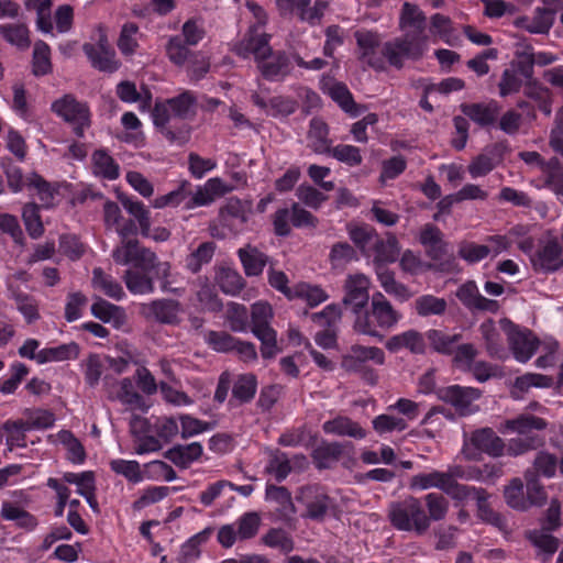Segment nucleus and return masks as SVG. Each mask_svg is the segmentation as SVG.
<instances>
[{
	"instance_id": "obj_51",
	"label": "nucleus",
	"mask_w": 563,
	"mask_h": 563,
	"mask_svg": "<svg viewBox=\"0 0 563 563\" xmlns=\"http://www.w3.org/2000/svg\"><path fill=\"white\" fill-rule=\"evenodd\" d=\"M216 279L221 290L228 295L239 294L244 286L242 276L231 267L219 268Z\"/></svg>"
},
{
	"instance_id": "obj_41",
	"label": "nucleus",
	"mask_w": 563,
	"mask_h": 563,
	"mask_svg": "<svg viewBox=\"0 0 563 563\" xmlns=\"http://www.w3.org/2000/svg\"><path fill=\"white\" fill-rule=\"evenodd\" d=\"M463 113L479 125H489L495 122L498 114V104L494 101L488 103H472L462 106Z\"/></svg>"
},
{
	"instance_id": "obj_13",
	"label": "nucleus",
	"mask_w": 563,
	"mask_h": 563,
	"mask_svg": "<svg viewBox=\"0 0 563 563\" xmlns=\"http://www.w3.org/2000/svg\"><path fill=\"white\" fill-rule=\"evenodd\" d=\"M437 394L440 399L451 404L462 416H467L478 410L474 401L481 397V391L476 388L453 385L440 388Z\"/></svg>"
},
{
	"instance_id": "obj_22",
	"label": "nucleus",
	"mask_w": 563,
	"mask_h": 563,
	"mask_svg": "<svg viewBox=\"0 0 563 563\" xmlns=\"http://www.w3.org/2000/svg\"><path fill=\"white\" fill-rule=\"evenodd\" d=\"M231 190L232 186L220 177L210 178L194 191L195 198L191 199L194 201L191 207L208 206Z\"/></svg>"
},
{
	"instance_id": "obj_52",
	"label": "nucleus",
	"mask_w": 563,
	"mask_h": 563,
	"mask_svg": "<svg viewBox=\"0 0 563 563\" xmlns=\"http://www.w3.org/2000/svg\"><path fill=\"white\" fill-rule=\"evenodd\" d=\"M328 294L317 285L308 283H299L295 285L294 299H301L307 302L310 307H316L328 299Z\"/></svg>"
},
{
	"instance_id": "obj_25",
	"label": "nucleus",
	"mask_w": 563,
	"mask_h": 563,
	"mask_svg": "<svg viewBox=\"0 0 563 563\" xmlns=\"http://www.w3.org/2000/svg\"><path fill=\"white\" fill-rule=\"evenodd\" d=\"M426 16L423 12L413 4L404 3L399 18V27L404 34L411 36H427L424 34Z\"/></svg>"
},
{
	"instance_id": "obj_16",
	"label": "nucleus",
	"mask_w": 563,
	"mask_h": 563,
	"mask_svg": "<svg viewBox=\"0 0 563 563\" xmlns=\"http://www.w3.org/2000/svg\"><path fill=\"white\" fill-rule=\"evenodd\" d=\"M292 465L300 468L306 467V456L298 454L290 460L285 452L279 450L271 451L265 466V473L273 476L277 482H283L291 472Z\"/></svg>"
},
{
	"instance_id": "obj_36",
	"label": "nucleus",
	"mask_w": 563,
	"mask_h": 563,
	"mask_svg": "<svg viewBox=\"0 0 563 563\" xmlns=\"http://www.w3.org/2000/svg\"><path fill=\"white\" fill-rule=\"evenodd\" d=\"M474 355L475 354H456L453 360L454 366L461 369H470L479 382H485L498 374V369L490 364L475 362L473 358Z\"/></svg>"
},
{
	"instance_id": "obj_5",
	"label": "nucleus",
	"mask_w": 563,
	"mask_h": 563,
	"mask_svg": "<svg viewBox=\"0 0 563 563\" xmlns=\"http://www.w3.org/2000/svg\"><path fill=\"white\" fill-rule=\"evenodd\" d=\"M388 518L394 528L400 531L423 534L430 520L420 499L408 497L389 506Z\"/></svg>"
},
{
	"instance_id": "obj_28",
	"label": "nucleus",
	"mask_w": 563,
	"mask_h": 563,
	"mask_svg": "<svg viewBox=\"0 0 563 563\" xmlns=\"http://www.w3.org/2000/svg\"><path fill=\"white\" fill-rule=\"evenodd\" d=\"M146 424L147 421L137 416L133 417L130 423L131 431L136 437V445L134 452L137 455L157 452L162 449L159 438L143 434Z\"/></svg>"
},
{
	"instance_id": "obj_17",
	"label": "nucleus",
	"mask_w": 563,
	"mask_h": 563,
	"mask_svg": "<svg viewBox=\"0 0 563 563\" xmlns=\"http://www.w3.org/2000/svg\"><path fill=\"white\" fill-rule=\"evenodd\" d=\"M500 325L512 352H536L539 349V340L531 330L516 325L508 319H503Z\"/></svg>"
},
{
	"instance_id": "obj_60",
	"label": "nucleus",
	"mask_w": 563,
	"mask_h": 563,
	"mask_svg": "<svg viewBox=\"0 0 563 563\" xmlns=\"http://www.w3.org/2000/svg\"><path fill=\"white\" fill-rule=\"evenodd\" d=\"M213 254L214 244L212 242H205L186 258V266L192 273H197L202 265L211 261Z\"/></svg>"
},
{
	"instance_id": "obj_35",
	"label": "nucleus",
	"mask_w": 563,
	"mask_h": 563,
	"mask_svg": "<svg viewBox=\"0 0 563 563\" xmlns=\"http://www.w3.org/2000/svg\"><path fill=\"white\" fill-rule=\"evenodd\" d=\"M202 452L203 449L199 442H191L189 444H178L170 448L165 453V456L176 466L188 467L201 456Z\"/></svg>"
},
{
	"instance_id": "obj_18",
	"label": "nucleus",
	"mask_w": 563,
	"mask_h": 563,
	"mask_svg": "<svg viewBox=\"0 0 563 563\" xmlns=\"http://www.w3.org/2000/svg\"><path fill=\"white\" fill-rule=\"evenodd\" d=\"M310 0H276V5L283 15L297 14L302 21L316 23L323 15L325 2L317 1L309 8Z\"/></svg>"
},
{
	"instance_id": "obj_24",
	"label": "nucleus",
	"mask_w": 563,
	"mask_h": 563,
	"mask_svg": "<svg viewBox=\"0 0 563 563\" xmlns=\"http://www.w3.org/2000/svg\"><path fill=\"white\" fill-rule=\"evenodd\" d=\"M194 197V192L190 190V184L188 181H183L176 189L169 191L166 195H162L156 197L152 201V207L155 209H164V208H177L183 206L186 210L195 209L196 207H191L194 202L191 199Z\"/></svg>"
},
{
	"instance_id": "obj_19",
	"label": "nucleus",
	"mask_w": 563,
	"mask_h": 563,
	"mask_svg": "<svg viewBox=\"0 0 563 563\" xmlns=\"http://www.w3.org/2000/svg\"><path fill=\"white\" fill-rule=\"evenodd\" d=\"M306 507L305 516L312 520H322L331 505L329 496L318 487H306L301 489L300 497Z\"/></svg>"
},
{
	"instance_id": "obj_11",
	"label": "nucleus",
	"mask_w": 563,
	"mask_h": 563,
	"mask_svg": "<svg viewBox=\"0 0 563 563\" xmlns=\"http://www.w3.org/2000/svg\"><path fill=\"white\" fill-rule=\"evenodd\" d=\"M52 108L58 117L73 126L77 136H84L85 130L90 125V113L85 103L77 101L71 96H65L56 100Z\"/></svg>"
},
{
	"instance_id": "obj_43",
	"label": "nucleus",
	"mask_w": 563,
	"mask_h": 563,
	"mask_svg": "<svg viewBox=\"0 0 563 563\" xmlns=\"http://www.w3.org/2000/svg\"><path fill=\"white\" fill-rule=\"evenodd\" d=\"M322 90L328 93L345 112L356 115L355 103L347 87L342 82L323 80Z\"/></svg>"
},
{
	"instance_id": "obj_48",
	"label": "nucleus",
	"mask_w": 563,
	"mask_h": 563,
	"mask_svg": "<svg viewBox=\"0 0 563 563\" xmlns=\"http://www.w3.org/2000/svg\"><path fill=\"white\" fill-rule=\"evenodd\" d=\"M257 389V380L253 374H242L235 379L232 388L233 398L239 402L251 401Z\"/></svg>"
},
{
	"instance_id": "obj_1",
	"label": "nucleus",
	"mask_w": 563,
	"mask_h": 563,
	"mask_svg": "<svg viewBox=\"0 0 563 563\" xmlns=\"http://www.w3.org/2000/svg\"><path fill=\"white\" fill-rule=\"evenodd\" d=\"M247 8L256 20L245 35L236 45L238 55L247 58L254 56L257 67L264 78L275 81L284 79L291 70L288 56L284 53H273L269 46V35L262 31L266 23L264 9L254 2H249Z\"/></svg>"
},
{
	"instance_id": "obj_9",
	"label": "nucleus",
	"mask_w": 563,
	"mask_h": 563,
	"mask_svg": "<svg viewBox=\"0 0 563 563\" xmlns=\"http://www.w3.org/2000/svg\"><path fill=\"white\" fill-rule=\"evenodd\" d=\"M84 52L91 65L101 71L113 73L119 68L114 51L110 47L102 27L93 31L91 42L84 44Z\"/></svg>"
},
{
	"instance_id": "obj_45",
	"label": "nucleus",
	"mask_w": 563,
	"mask_h": 563,
	"mask_svg": "<svg viewBox=\"0 0 563 563\" xmlns=\"http://www.w3.org/2000/svg\"><path fill=\"white\" fill-rule=\"evenodd\" d=\"M110 470L124 477L129 483L139 484L145 479L141 465L135 460L114 459L109 462Z\"/></svg>"
},
{
	"instance_id": "obj_6",
	"label": "nucleus",
	"mask_w": 563,
	"mask_h": 563,
	"mask_svg": "<svg viewBox=\"0 0 563 563\" xmlns=\"http://www.w3.org/2000/svg\"><path fill=\"white\" fill-rule=\"evenodd\" d=\"M428 51V36H411L409 33L383 45L385 63L401 68L406 59L417 60Z\"/></svg>"
},
{
	"instance_id": "obj_54",
	"label": "nucleus",
	"mask_w": 563,
	"mask_h": 563,
	"mask_svg": "<svg viewBox=\"0 0 563 563\" xmlns=\"http://www.w3.org/2000/svg\"><path fill=\"white\" fill-rule=\"evenodd\" d=\"M1 517L15 521L22 528L33 529L36 526V519L31 514L9 501L2 503Z\"/></svg>"
},
{
	"instance_id": "obj_10",
	"label": "nucleus",
	"mask_w": 563,
	"mask_h": 563,
	"mask_svg": "<svg viewBox=\"0 0 563 563\" xmlns=\"http://www.w3.org/2000/svg\"><path fill=\"white\" fill-rule=\"evenodd\" d=\"M356 41V55L364 66L380 71L385 69V59L380 46L378 33L367 30H358L354 33Z\"/></svg>"
},
{
	"instance_id": "obj_20",
	"label": "nucleus",
	"mask_w": 563,
	"mask_h": 563,
	"mask_svg": "<svg viewBox=\"0 0 563 563\" xmlns=\"http://www.w3.org/2000/svg\"><path fill=\"white\" fill-rule=\"evenodd\" d=\"M459 300L470 310H485L496 312L498 303L496 300L487 299L479 294L475 282H466L456 290Z\"/></svg>"
},
{
	"instance_id": "obj_53",
	"label": "nucleus",
	"mask_w": 563,
	"mask_h": 563,
	"mask_svg": "<svg viewBox=\"0 0 563 563\" xmlns=\"http://www.w3.org/2000/svg\"><path fill=\"white\" fill-rule=\"evenodd\" d=\"M441 235V231L432 224H427L420 233V243L434 260H438L443 252Z\"/></svg>"
},
{
	"instance_id": "obj_7",
	"label": "nucleus",
	"mask_w": 563,
	"mask_h": 563,
	"mask_svg": "<svg viewBox=\"0 0 563 563\" xmlns=\"http://www.w3.org/2000/svg\"><path fill=\"white\" fill-rule=\"evenodd\" d=\"M262 518L256 511H247L233 523L223 525L217 533L218 542L230 549L238 541H246L256 537L260 531Z\"/></svg>"
},
{
	"instance_id": "obj_62",
	"label": "nucleus",
	"mask_w": 563,
	"mask_h": 563,
	"mask_svg": "<svg viewBox=\"0 0 563 563\" xmlns=\"http://www.w3.org/2000/svg\"><path fill=\"white\" fill-rule=\"evenodd\" d=\"M507 504L517 510H526L529 507L528 497H525L523 484L520 478H514L505 488Z\"/></svg>"
},
{
	"instance_id": "obj_23",
	"label": "nucleus",
	"mask_w": 563,
	"mask_h": 563,
	"mask_svg": "<svg viewBox=\"0 0 563 563\" xmlns=\"http://www.w3.org/2000/svg\"><path fill=\"white\" fill-rule=\"evenodd\" d=\"M400 254V245L397 238L393 234H387L385 239L376 236L371 247V255L375 268L377 266H386V264L394 263Z\"/></svg>"
},
{
	"instance_id": "obj_61",
	"label": "nucleus",
	"mask_w": 563,
	"mask_h": 563,
	"mask_svg": "<svg viewBox=\"0 0 563 563\" xmlns=\"http://www.w3.org/2000/svg\"><path fill=\"white\" fill-rule=\"evenodd\" d=\"M328 155L350 167L358 166L363 159L360 148L349 144H339L331 147Z\"/></svg>"
},
{
	"instance_id": "obj_14",
	"label": "nucleus",
	"mask_w": 563,
	"mask_h": 563,
	"mask_svg": "<svg viewBox=\"0 0 563 563\" xmlns=\"http://www.w3.org/2000/svg\"><path fill=\"white\" fill-rule=\"evenodd\" d=\"M142 314L159 323L176 324L184 312L181 305L173 299H156L141 306Z\"/></svg>"
},
{
	"instance_id": "obj_47",
	"label": "nucleus",
	"mask_w": 563,
	"mask_h": 563,
	"mask_svg": "<svg viewBox=\"0 0 563 563\" xmlns=\"http://www.w3.org/2000/svg\"><path fill=\"white\" fill-rule=\"evenodd\" d=\"M342 454L341 444L333 443H321L312 452V459L316 466L320 470L329 468L335 463Z\"/></svg>"
},
{
	"instance_id": "obj_56",
	"label": "nucleus",
	"mask_w": 563,
	"mask_h": 563,
	"mask_svg": "<svg viewBox=\"0 0 563 563\" xmlns=\"http://www.w3.org/2000/svg\"><path fill=\"white\" fill-rule=\"evenodd\" d=\"M415 309L421 317L442 314L446 309V301L433 295H423L416 299Z\"/></svg>"
},
{
	"instance_id": "obj_32",
	"label": "nucleus",
	"mask_w": 563,
	"mask_h": 563,
	"mask_svg": "<svg viewBox=\"0 0 563 563\" xmlns=\"http://www.w3.org/2000/svg\"><path fill=\"white\" fill-rule=\"evenodd\" d=\"M547 427V422L539 417L532 415H520L515 419L506 420L499 431L506 433H518L520 435H529L531 430H542Z\"/></svg>"
},
{
	"instance_id": "obj_44",
	"label": "nucleus",
	"mask_w": 563,
	"mask_h": 563,
	"mask_svg": "<svg viewBox=\"0 0 563 563\" xmlns=\"http://www.w3.org/2000/svg\"><path fill=\"white\" fill-rule=\"evenodd\" d=\"M238 253L247 276L262 274L267 263V256L264 253L252 246L240 249Z\"/></svg>"
},
{
	"instance_id": "obj_42",
	"label": "nucleus",
	"mask_w": 563,
	"mask_h": 563,
	"mask_svg": "<svg viewBox=\"0 0 563 563\" xmlns=\"http://www.w3.org/2000/svg\"><path fill=\"white\" fill-rule=\"evenodd\" d=\"M92 172L96 176L114 180L120 175L119 165L113 157L104 150H98L92 154Z\"/></svg>"
},
{
	"instance_id": "obj_2",
	"label": "nucleus",
	"mask_w": 563,
	"mask_h": 563,
	"mask_svg": "<svg viewBox=\"0 0 563 563\" xmlns=\"http://www.w3.org/2000/svg\"><path fill=\"white\" fill-rule=\"evenodd\" d=\"M460 339L459 334H452L442 330L431 329L426 333L407 330L391 336L387 341L386 347L389 351L408 350L409 352H422L430 347L434 352H451Z\"/></svg>"
},
{
	"instance_id": "obj_64",
	"label": "nucleus",
	"mask_w": 563,
	"mask_h": 563,
	"mask_svg": "<svg viewBox=\"0 0 563 563\" xmlns=\"http://www.w3.org/2000/svg\"><path fill=\"white\" fill-rule=\"evenodd\" d=\"M121 123L126 130L119 139L125 143L139 145L142 142V132L140 131L141 121L133 112H125L121 118Z\"/></svg>"
},
{
	"instance_id": "obj_4",
	"label": "nucleus",
	"mask_w": 563,
	"mask_h": 563,
	"mask_svg": "<svg viewBox=\"0 0 563 563\" xmlns=\"http://www.w3.org/2000/svg\"><path fill=\"white\" fill-rule=\"evenodd\" d=\"M463 476L461 466H450L446 471L431 470L413 475L410 478L409 487L412 490H428L437 488L456 501H464L472 492L468 485L460 484L459 477Z\"/></svg>"
},
{
	"instance_id": "obj_27",
	"label": "nucleus",
	"mask_w": 563,
	"mask_h": 563,
	"mask_svg": "<svg viewBox=\"0 0 563 563\" xmlns=\"http://www.w3.org/2000/svg\"><path fill=\"white\" fill-rule=\"evenodd\" d=\"M322 429L327 434L338 437H350L357 440L366 437V431L361 427V424L345 416H338L325 421L322 424Z\"/></svg>"
},
{
	"instance_id": "obj_31",
	"label": "nucleus",
	"mask_w": 563,
	"mask_h": 563,
	"mask_svg": "<svg viewBox=\"0 0 563 563\" xmlns=\"http://www.w3.org/2000/svg\"><path fill=\"white\" fill-rule=\"evenodd\" d=\"M253 102L272 117H287L295 112L297 102L288 97H274L266 102L258 93L252 95Z\"/></svg>"
},
{
	"instance_id": "obj_3",
	"label": "nucleus",
	"mask_w": 563,
	"mask_h": 563,
	"mask_svg": "<svg viewBox=\"0 0 563 563\" xmlns=\"http://www.w3.org/2000/svg\"><path fill=\"white\" fill-rule=\"evenodd\" d=\"M402 318V314L397 311L386 297L377 291L374 292L371 299L368 311H362L355 317L354 329L356 332L378 338L377 328L389 330L394 328Z\"/></svg>"
},
{
	"instance_id": "obj_26",
	"label": "nucleus",
	"mask_w": 563,
	"mask_h": 563,
	"mask_svg": "<svg viewBox=\"0 0 563 563\" xmlns=\"http://www.w3.org/2000/svg\"><path fill=\"white\" fill-rule=\"evenodd\" d=\"M205 340L216 352H254L253 344L239 341L225 332H208Z\"/></svg>"
},
{
	"instance_id": "obj_29",
	"label": "nucleus",
	"mask_w": 563,
	"mask_h": 563,
	"mask_svg": "<svg viewBox=\"0 0 563 563\" xmlns=\"http://www.w3.org/2000/svg\"><path fill=\"white\" fill-rule=\"evenodd\" d=\"M91 313L102 322L111 323L114 328H121L126 321L123 308L110 303L101 297L95 298L91 305Z\"/></svg>"
},
{
	"instance_id": "obj_21",
	"label": "nucleus",
	"mask_w": 563,
	"mask_h": 563,
	"mask_svg": "<svg viewBox=\"0 0 563 563\" xmlns=\"http://www.w3.org/2000/svg\"><path fill=\"white\" fill-rule=\"evenodd\" d=\"M533 265L545 272L563 266V250L556 239L544 242L532 257Z\"/></svg>"
},
{
	"instance_id": "obj_59",
	"label": "nucleus",
	"mask_w": 563,
	"mask_h": 563,
	"mask_svg": "<svg viewBox=\"0 0 563 563\" xmlns=\"http://www.w3.org/2000/svg\"><path fill=\"white\" fill-rule=\"evenodd\" d=\"M2 36L21 49L30 46L29 31L24 24H7L0 27Z\"/></svg>"
},
{
	"instance_id": "obj_40",
	"label": "nucleus",
	"mask_w": 563,
	"mask_h": 563,
	"mask_svg": "<svg viewBox=\"0 0 563 563\" xmlns=\"http://www.w3.org/2000/svg\"><path fill=\"white\" fill-rule=\"evenodd\" d=\"M429 32L434 37V43L438 38L445 44L453 46L459 41V36L453 30L450 18L440 13H435L430 18Z\"/></svg>"
},
{
	"instance_id": "obj_57",
	"label": "nucleus",
	"mask_w": 563,
	"mask_h": 563,
	"mask_svg": "<svg viewBox=\"0 0 563 563\" xmlns=\"http://www.w3.org/2000/svg\"><path fill=\"white\" fill-rule=\"evenodd\" d=\"M534 227L527 224H517L512 227L508 232V239L510 243H516L518 247L530 254L534 247V238L531 235V231Z\"/></svg>"
},
{
	"instance_id": "obj_39",
	"label": "nucleus",
	"mask_w": 563,
	"mask_h": 563,
	"mask_svg": "<svg viewBox=\"0 0 563 563\" xmlns=\"http://www.w3.org/2000/svg\"><path fill=\"white\" fill-rule=\"evenodd\" d=\"M500 161V154L496 146L486 148L468 165L472 178H479L490 173Z\"/></svg>"
},
{
	"instance_id": "obj_55",
	"label": "nucleus",
	"mask_w": 563,
	"mask_h": 563,
	"mask_svg": "<svg viewBox=\"0 0 563 563\" xmlns=\"http://www.w3.org/2000/svg\"><path fill=\"white\" fill-rule=\"evenodd\" d=\"M192 54L186 42L184 43L178 35L168 38L166 55L174 65L184 66L186 63H189Z\"/></svg>"
},
{
	"instance_id": "obj_38",
	"label": "nucleus",
	"mask_w": 563,
	"mask_h": 563,
	"mask_svg": "<svg viewBox=\"0 0 563 563\" xmlns=\"http://www.w3.org/2000/svg\"><path fill=\"white\" fill-rule=\"evenodd\" d=\"M266 500L276 505V509L283 518H290L296 514L290 492L284 486L267 485Z\"/></svg>"
},
{
	"instance_id": "obj_15",
	"label": "nucleus",
	"mask_w": 563,
	"mask_h": 563,
	"mask_svg": "<svg viewBox=\"0 0 563 563\" xmlns=\"http://www.w3.org/2000/svg\"><path fill=\"white\" fill-rule=\"evenodd\" d=\"M369 278L361 273L349 275L345 282L343 302L350 306L355 317L361 313L368 302Z\"/></svg>"
},
{
	"instance_id": "obj_37",
	"label": "nucleus",
	"mask_w": 563,
	"mask_h": 563,
	"mask_svg": "<svg viewBox=\"0 0 563 563\" xmlns=\"http://www.w3.org/2000/svg\"><path fill=\"white\" fill-rule=\"evenodd\" d=\"M152 269H140L130 267L123 275L126 288L134 295H146L154 290L153 280L150 276Z\"/></svg>"
},
{
	"instance_id": "obj_50",
	"label": "nucleus",
	"mask_w": 563,
	"mask_h": 563,
	"mask_svg": "<svg viewBox=\"0 0 563 563\" xmlns=\"http://www.w3.org/2000/svg\"><path fill=\"white\" fill-rule=\"evenodd\" d=\"M468 488L472 490L468 493L467 497L464 501L468 499H475L477 503V509L479 517L483 520H486L493 525L500 526L501 525V517L494 512L493 509H490L488 501H487V494L482 488H476L474 486H468Z\"/></svg>"
},
{
	"instance_id": "obj_12",
	"label": "nucleus",
	"mask_w": 563,
	"mask_h": 563,
	"mask_svg": "<svg viewBox=\"0 0 563 563\" xmlns=\"http://www.w3.org/2000/svg\"><path fill=\"white\" fill-rule=\"evenodd\" d=\"M112 257L117 264L130 265L142 271L152 269L155 264V254L141 247L137 240L121 241L113 250Z\"/></svg>"
},
{
	"instance_id": "obj_46",
	"label": "nucleus",
	"mask_w": 563,
	"mask_h": 563,
	"mask_svg": "<svg viewBox=\"0 0 563 563\" xmlns=\"http://www.w3.org/2000/svg\"><path fill=\"white\" fill-rule=\"evenodd\" d=\"M26 186L33 196H37L43 207H51L55 203L56 190L41 176L33 174L26 179Z\"/></svg>"
},
{
	"instance_id": "obj_49",
	"label": "nucleus",
	"mask_w": 563,
	"mask_h": 563,
	"mask_svg": "<svg viewBox=\"0 0 563 563\" xmlns=\"http://www.w3.org/2000/svg\"><path fill=\"white\" fill-rule=\"evenodd\" d=\"M542 175L545 186L549 187L560 199H563V167L558 159H551L542 165Z\"/></svg>"
},
{
	"instance_id": "obj_8",
	"label": "nucleus",
	"mask_w": 563,
	"mask_h": 563,
	"mask_svg": "<svg viewBox=\"0 0 563 563\" xmlns=\"http://www.w3.org/2000/svg\"><path fill=\"white\" fill-rule=\"evenodd\" d=\"M560 504L558 500H552L547 511V517L543 522L542 529L529 532V539L532 544L540 551L542 560H549L559 548V540L550 534V531L558 529L560 522Z\"/></svg>"
},
{
	"instance_id": "obj_33",
	"label": "nucleus",
	"mask_w": 563,
	"mask_h": 563,
	"mask_svg": "<svg viewBox=\"0 0 563 563\" xmlns=\"http://www.w3.org/2000/svg\"><path fill=\"white\" fill-rule=\"evenodd\" d=\"M308 145L317 154H328L332 141L329 139V128L324 121L314 118L310 121Z\"/></svg>"
},
{
	"instance_id": "obj_30",
	"label": "nucleus",
	"mask_w": 563,
	"mask_h": 563,
	"mask_svg": "<svg viewBox=\"0 0 563 563\" xmlns=\"http://www.w3.org/2000/svg\"><path fill=\"white\" fill-rule=\"evenodd\" d=\"M473 445L490 456H500L505 451L504 441L490 428L476 430L471 438Z\"/></svg>"
},
{
	"instance_id": "obj_34",
	"label": "nucleus",
	"mask_w": 563,
	"mask_h": 563,
	"mask_svg": "<svg viewBox=\"0 0 563 563\" xmlns=\"http://www.w3.org/2000/svg\"><path fill=\"white\" fill-rule=\"evenodd\" d=\"M91 286L96 291L114 300H121L125 296L120 283L99 267L92 271Z\"/></svg>"
},
{
	"instance_id": "obj_63",
	"label": "nucleus",
	"mask_w": 563,
	"mask_h": 563,
	"mask_svg": "<svg viewBox=\"0 0 563 563\" xmlns=\"http://www.w3.org/2000/svg\"><path fill=\"white\" fill-rule=\"evenodd\" d=\"M51 49L49 46L43 42L38 41L34 44L33 51V73L38 75H46L51 71Z\"/></svg>"
},
{
	"instance_id": "obj_58",
	"label": "nucleus",
	"mask_w": 563,
	"mask_h": 563,
	"mask_svg": "<svg viewBox=\"0 0 563 563\" xmlns=\"http://www.w3.org/2000/svg\"><path fill=\"white\" fill-rule=\"evenodd\" d=\"M262 542L269 548L277 549L284 553H288L294 549V541L289 534L283 529L273 528L263 537Z\"/></svg>"
}]
</instances>
